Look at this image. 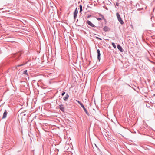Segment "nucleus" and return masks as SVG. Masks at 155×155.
Wrapping results in <instances>:
<instances>
[{
    "mask_svg": "<svg viewBox=\"0 0 155 155\" xmlns=\"http://www.w3.org/2000/svg\"><path fill=\"white\" fill-rule=\"evenodd\" d=\"M76 101L83 108L84 112H85L86 114L88 116H89V113L88 112L87 110L85 108L82 103H81L79 101H78V100H76Z\"/></svg>",
    "mask_w": 155,
    "mask_h": 155,
    "instance_id": "obj_1",
    "label": "nucleus"
},
{
    "mask_svg": "<svg viewBox=\"0 0 155 155\" xmlns=\"http://www.w3.org/2000/svg\"><path fill=\"white\" fill-rule=\"evenodd\" d=\"M116 15L118 21L120 22V24L121 25L123 24L124 22L122 18L120 17L119 14L118 12H117L116 14Z\"/></svg>",
    "mask_w": 155,
    "mask_h": 155,
    "instance_id": "obj_2",
    "label": "nucleus"
},
{
    "mask_svg": "<svg viewBox=\"0 0 155 155\" xmlns=\"http://www.w3.org/2000/svg\"><path fill=\"white\" fill-rule=\"evenodd\" d=\"M78 13V9L77 8H76L75 11L74 12V18L75 20L77 17Z\"/></svg>",
    "mask_w": 155,
    "mask_h": 155,
    "instance_id": "obj_3",
    "label": "nucleus"
},
{
    "mask_svg": "<svg viewBox=\"0 0 155 155\" xmlns=\"http://www.w3.org/2000/svg\"><path fill=\"white\" fill-rule=\"evenodd\" d=\"M99 15L101 17V18H97V19L98 20L100 21V20H103L104 21H106V19L104 18V16L102 15L100 13H99Z\"/></svg>",
    "mask_w": 155,
    "mask_h": 155,
    "instance_id": "obj_4",
    "label": "nucleus"
},
{
    "mask_svg": "<svg viewBox=\"0 0 155 155\" xmlns=\"http://www.w3.org/2000/svg\"><path fill=\"white\" fill-rule=\"evenodd\" d=\"M87 23L90 26L93 27H97L95 26L89 20H87Z\"/></svg>",
    "mask_w": 155,
    "mask_h": 155,
    "instance_id": "obj_5",
    "label": "nucleus"
},
{
    "mask_svg": "<svg viewBox=\"0 0 155 155\" xmlns=\"http://www.w3.org/2000/svg\"><path fill=\"white\" fill-rule=\"evenodd\" d=\"M103 30L106 32H108L110 31V28H109L107 26H106L104 27Z\"/></svg>",
    "mask_w": 155,
    "mask_h": 155,
    "instance_id": "obj_6",
    "label": "nucleus"
},
{
    "mask_svg": "<svg viewBox=\"0 0 155 155\" xmlns=\"http://www.w3.org/2000/svg\"><path fill=\"white\" fill-rule=\"evenodd\" d=\"M59 108L62 111H64V107L63 104H61L59 105Z\"/></svg>",
    "mask_w": 155,
    "mask_h": 155,
    "instance_id": "obj_7",
    "label": "nucleus"
},
{
    "mask_svg": "<svg viewBox=\"0 0 155 155\" xmlns=\"http://www.w3.org/2000/svg\"><path fill=\"white\" fill-rule=\"evenodd\" d=\"M7 110H5L3 115V117L2 118V119H3L6 118L7 115Z\"/></svg>",
    "mask_w": 155,
    "mask_h": 155,
    "instance_id": "obj_8",
    "label": "nucleus"
},
{
    "mask_svg": "<svg viewBox=\"0 0 155 155\" xmlns=\"http://www.w3.org/2000/svg\"><path fill=\"white\" fill-rule=\"evenodd\" d=\"M97 59L99 60V61H100L101 59L100 55L101 54L100 53V51L99 49L97 50Z\"/></svg>",
    "mask_w": 155,
    "mask_h": 155,
    "instance_id": "obj_9",
    "label": "nucleus"
},
{
    "mask_svg": "<svg viewBox=\"0 0 155 155\" xmlns=\"http://www.w3.org/2000/svg\"><path fill=\"white\" fill-rule=\"evenodd\" d=\"M117 48L118 50L120 51L121 52H122L123 51V49L122 48V47L119 44L117 45Z\"/></svg>",
    "mask_w": 155,
    "mask_h": 155,
    "instance_id": "obj_10",
    "label": "nucleus"
},
{
    "mask_svg": "<svg viewBox=\"0 0 155 155\" xmlns=\"http://www.w3.org/2000/svg\"><path fill=\"white\" fill-rule=\"evenodd\" d=\"M69 97V95L67 93L66 94V96L65 97L63 98V99L65 101H66Z\"/></svg>",
    "mask_w": 155,
    "mask_h": 155,
    "instance_id": "obj_11",
    "label": "nucleus"
},
{
    "mask_svg": "<svg viewBox=\"0 0 155 155\" xmlns=\"http://www.w3.org/2000/svg\"><path fill=\"white\" fill-rule=\"evenodd\" d=\"M23 74L26 75L27 76H28V74L27 73V70H25L23 72Z\"/></svg>",
    "mask_w": 155,
    "mask_h": 155,
    "instance_id": "obj_12",
    "label": "nucleus"
},
{
    "mask_svg": "<svg viewBox=\"0 0 155 155\" xmlns=\"http://www.w3.org/2000/svg\"><path fill=\"white\" fill-rule=\"evenodd\" d=\"M112 45L114 48H116V45L114 43H112Z\"/></svg>",
    "mask_w": 155,
    "mask_h": 155,
    "instance_id": "obj_13",
    "label": "nucleus"
},
{
    "mask_svg": "<svg viewBox=\"0 0 155 155\" xmlns=\"http://www.w3.org/2000/svg\"><path fill=\"white\" fill-rule=\"evenodd\" d=\"M24 65V64H20V65H18L17 66V67H20V66H23V65Z\"/></svg>",
    "mask_w": 155,
    "mask_h": 155,
    "instance_id": "obj_14",
    "label": "nucleus"
},
{
    "mask_svg": "<svg viewBox=\"0 0 155 155\" xmlns=\"http://www.w3.org/2000/svg\"><path fill=\"white\" fill-rule=\"evenodd\" d=\"M79 7H80V9H82V6L81 5H79Z\"/></svg>",
    "mask_w": 155,
    "mask_h": 155,
    "instance_id": "obj_15",
    "label": "nucleus"
},
{
    "mask_svg": "<svg viewBox=\"0 0 155 155\" xmlns=\"http://www.w3.org/2000/svg\"><path fill=\"white\" fill-rule=\"evenodd\" d=\"M65 92H63L61 94L62 96H63L64 95V94H65Z\"/></svg>",
    "mask_w": 155,
    "mask_h": 155,
    "instance_id": "obj_16",
    "label": "nucleus"
},
{
    "mask_svg": "<svg viewBox=\"0 0 155 155\" xmlns=\"http://www.w3.org/2000/svg\"><path fill=\"white\" fill-rule=\"evenodd\" d=\"M96 38L99 39L100 40H101V39L100 38H99V37H96Z\"/></svg>",
    "mask_w": 155,
    "mask_h": 155,
    "instance_id": "obj_17",
    "label": "nucleus"
},
{
    "mask_svg": "<svg viewBox=\"0 0 155 155\" xmlns=\"http://www.w3.org/2000/svg\"><path fill=\"white\" fill-rule=\"evenodd\" d=\"M80 12L81 13L82 11V9H80Z\"/></svg>",
    "mask_w": 155,
    "mask_h": 155,
    "instance_id": "obj_18",
    "label": "nucleus"
},
{
    "mask_svg": "<svg viewBox=\"0 0 155 155\" xmlns=\"http://www.w3.org/2000/svg\"><path fill=\"white\" fill-rule=\"evenodd\" d=\"M141 9H140V8H139V9H137V10H138V11H140V10H141Z\"/></svg>",
    "mask_w": 155,
    "mask_h": 155,
    "instance_id": "obj_19",
    "label": "nucleus"
},
{
    "mask_svg": "<svg viewBox=\"0 0 155 155\" xmlns=\"http://www.w3.org/2000/svg\"><path fill=\"white\" fill-rule=\"evenodd\" d=\"M138 4V5H139V4ZM136 5L137 6V5Z\"/></svg>",
    "mask_w": 155,
    "mask_h": 155,
    "instance_id": "obj_20",
    "label": "nucleus"
},
{
    "mask_svg": "<svg viewBox=\"0 0 155 155\" xmlns=\"http://www.w3.org/2000/svg\"><path fill=\"white\" fill-rule=\"evenodd\" d=\"M93 30H94V31H95V29H93Z\"/></svg>",
    "mask_w": 155,
    "mask_h": 155,
    "instance_id": "obj_21",
    "label": "nucleus"
}]
</instances>
